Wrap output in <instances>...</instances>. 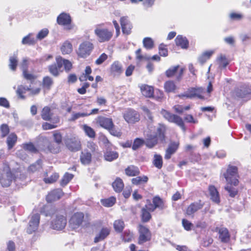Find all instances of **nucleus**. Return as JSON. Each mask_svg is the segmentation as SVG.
Returning <instances> with one entry per match:
<instances>
[{
  "mask_svg": "<svg viewBox=\"0 0 251 251\" xmlns=\"http://www.w3.org/2000/svg\"><path fill=\"white\" fill-rule=\"evenodd\" d=\"M104 24H100L95 26L94 33L99 43H107L111 40L114 36L113 29L103 27Z\"/></svg>",
  "mask_w": 251,
  "mask_h": 251,
  "instance_id": "obj_1",
  "label": "nucleus"
},
{
  "mask_svg": "<svg viewBox=\"0 0 251 251\" xmlns=\"http://www.w3.org/2000/svg\"><path fill=\"white\" fill-rule=\"evenodd\" d=\"M89 221L90 215L88 213L85 215L82 212H76L72 215L69 224L72 229H75L79 227L83 223H88Z\"/></svg>",
  "mask_w": 251,
  "mask_h": 251,
  "instance_id": "obj_2",
  "label": "nucleus"
},
{
  "mask_svg": "<svg viewBox=\"0 0 251 251\" xmlns=\"http://www.w3.org/2000/svg\"><path fill=\"white\" fill-rule=\"evenodd\" d=\"M138 236L137 244L140 245L150 242L152 239V233L150 228L146 225L139 224L137 226Z\"/></svg>",
  "mask_w": 251,
  "mask_h": 251,
  "instance_id": "obj_3",
  "label": "nucleus"
},
{
  "mask_svg": "<svg viewBox=\"0 0 251 251\" xmlns=\"http://www.w3.org/2000/svg\"><path fill=\"white\" fill-rule=\"evenodd\" d=\"M160 113L164 118L169 122L175 124L179 126L183 131H186L185 123L181 117L164 109H161Z\"/></svg>",
  "mask_w": 251,
  "mask_h": 251,
  "instance_id": "obj_4",
  "label": "nucleus"
},
{
  "mask_svg": "<svg viewBox=\"0 0 251 251\" xmlns=\"http://www.w3.org/2000/svg\"><path fill=\"white\" fill-rule=\"evenodd\" d=\"M67 224V212L65 209L56 211L55 218L51 222V227L56 230H61Z\"/></svg>",
  "mask_w": 251,
  "mask_h": 251,
  "instance_id": "obj_5",
  "label": "nucleus"
},
{
  "mask_svg": "<svg viewBox=\"0 0 251 251\" xmlns=\"http://www.w3.org/2000/svg\"><path fill=\"white\" fill-rule=\"evenodd\" d=\"M15 178L16 177L12 172L8 164L6 162L4 163L3 172L0 176V183L2 186L5 187L9 186Z\"/></svg>",
  "mask_w": 251,
  "mask_h": 251,
  "instance_id": "obj_6",
  "label": "nucleus"
},
{
  "mask_svg": "<svg viewBox=\"0 0 251 251\" xmlns=\"http://www.w3.org/2000/svg\"><path fill=\"white\" fill-rule=\"evenodd\" d=\"M226 181L228 183L233 184L237 186L239 184L238 168L235 166L228 165L226 172L224 174Z\"/></svg>",
  "mask_w": 251,
  "mask_h": 251,
  "instance_id": "obj_7",
  "label": "nucleus"
},
{
  "mask_svg": "<svg viewBox=\"0 0 251 251\" xmlns=\"http://www.w3.org/2000/svg\"><path fill=\"white\" fill-rule=\"evenodd\" d=\"M42 141L46 143V145H43L41 148V151L45 153L57 154L61 151L60 145H58L53 141H50L47 137H43Z\"/></svg>",
  "mask_w": 251,
  "mask_h": 251,
  "instance_id": "obj_8",
  "label": "nucleus"
},
{
  "mask_svg": "<svg viewBox=\"0 0 251 251\" xmlns=\"http://www.w3.org/2000/svg\"><path fill=\"white\" fill-rule=\"evenodd\" d=\"M23 77L27 81H29L30 83V85L29 87L27 88V90L30 92V94L32 95H35L38 94L41 91V88L40 87L33 88L31 84H36L39 83V81H36L37 76L36 75L30 73L28 71H25L23 72Z\"/></svg>",
  "mask_w": 251,
  "mask_h": 251,
  "instance_id": "obj_9",
  "label": "nucleus"
},
{
  "mask_svg": "<svg viewBox=\"0 0 251 251\" xmlns=\"http://www.w3.org/2000/svg\"><path fill=\"white\" fill-rule=\"evenodd\" d=\"M93 49V44L90 41H85L79 45L76 54L78 57L85 58L90 55Z\"/></svg>",
  "mask_w": 251,
  "mask_h": 251,
  "instance_id": "obj_10",
  "label": "nucleus"
},
{
  "mask_svg": "<svg viewBox=\"0 0 251 251\" xmlns=\"http://www.w3.org/2000/svg\"><path fill=\"white\" fill-rule=\"evenodd\" d=\"M185 69L180 67L179 65L173 66L167 70L165 72L166 76L168 78L175 77L176 81H180L182 78Z\"/></svg>",
  "mask_w": 251,
  "mask_h": 251,
  "instance_id": "obj_11",
  "label": "nucleus"
},
{
  "mask_svg": "<svg viewBox=\"0 0 251 251\" xmlns=\"http://www.w3.org/2000/svg\"><path fill=\"white\" fill-rule=\"evenodd\" d=\"M151 203L149 200L147 201V204L149 206V209L151 212H154L156 209L159 210H163L167 208L164 201L158 196H155L152 199Z\"/></svg>",
  "mask_w": 251,
  "mask_h": 251,
  "instance_id": "obj_12",
  "label": "nucleus"
},
{
  "mask_svg": "<svg viewBox=\"0 0 251 251\" xmlns=\"http://www.w3.org/2000/svg\"><path fill=\"white\" fill-rule=\"evenodd\" d=\"M57 23L58 25L65 26L67 30L73 28L72 19L69 14L64 12L60 14L57 18Z\"/></svg>",
  "mask_w": 251,
  "mask_h": 251,
  "instance_id": "obj_13",
  "label": "nucleus"
},
{
  "mask_svg": "<svg viewBox=\"0 0 251 251\" xmlns=\"http://www.w3.org/2000/svg\"><path fill=\"white\" fill-rule=\"evenodd\" d=\"M125 121L129 124H134L140 120V114L136 110L128 109L123 115Z\"/></svg>",
  "mask_w": 251,
  "mask_h": 251,
  "instance_id": "obj_14",
  "label": "nucleus"
},
{
  "mask_svg": "<svg viewBox=\"0 0 251 251\" xmlns=\"http://www.w3.org/2000/svg\"><path fill=\"white\" fill-rule=\"evenodd\" d=\"M66 146L71 151H77L81 149V144L79 139L76 137L68 138L66 140Z\"/></svg>",
  "mask_w": 251,
  "mask_h": 251,
  "instance_id": "obj_15",
  "label": "nucleus"
},
{
  "mask_svg": "<svg viewBox=\"0 0 251 251\" xmlns=\"http://www.w3.org/2000/svg\"><path fill=\"white\" fill-rule=\"evenodd\" d=\"M204 93V89L202 88H191L188 89L184 96L190 99L197 97L201 100H204L205 99L203 96Z\"/></svg>",
  "mask_w": 251,
  "mask_h": 251,
  "instance_id": "obj_16",
  "label": "nucleus"
},
{
  "mask_svg": "<svg viewBox=\"0 0 251 251\" xmlns=\"http://www.w3.org/2000/svg\"><path fill=\"white\" fill-rule=\"evenodd\" d=\"M40 215L38 213L32 215L26 229V232L28 234H32L37 230L40 222Z\"/></svg>",
  "mask_w": 251,
  "mask_h": 251,
  "instance_id": "obj_17",
  "label": "nucleus"
},
{
  "mask_svg": "<svg viewBox=\"0 0 251 251\" xmlns=\"http://www.w3.org/2000/svg\"><path fill=\"white\" fill-rule=\"evenodd\" d=\"M179 145L180 143L178 141H171L165 150L164 158L166 160L170 159L172 155L177 151Z\"/></svg>",
  "mask_w": 251,
  "mask_h": 251,
  "instance_id": "obj_18",
  "label": "nucleus"
},
{
  "mask_svg": "<svg viewBox=\"0 0 251 251\" xmlns=\"http://www.w3.org/2000/svg\"><path fill=\"white\" fill-rule=\"evenodd\" d=\"M204 205V202L200 200L190 203L186 209L185 214L188 216L193 215L195 213L202 209Z\"/></svg>",
  "mask_w": 251,
  "mask_h": 251,
  "instance_id": "obj_19",
  "label": "nucleus"
},
{
  "mask_svg": "<svg viewBox=\"0 0 251 251\" xmlns=\"http://www.w3.org/2000/svg\"><path fill=\"white\" fill-rule=\"evenodd\" d=\"M63 195L64 193L61 189H54L48 193L46 200L48 202L50 203L59 200Z\"/></svg>",
  "mask_w": 251,
  "mask_h": 251,
  "instance_id": "obj_20",
  "label": "nucleus"
},
{
  "mask_svg": "<svg viewBox=\"0 0 251 251\" xmlns=\"http://www.w3.org/2000/svg\"><path fill=\"white\" fill-rule=\"evenodd\" d=\"M97 125L105 129H109L113 125V121L111 118L106 117L101 115L98 116L95 119Z\"/></svg>",
  "mask_w": 251,
  "mask_h": 251,
  "instance_id": "obj_21",
  "label": "nucleus"
},
{
  "mask_svg": "<svg viewBox=\"0 0 251 251\" xmlns=\"http://www.w3.org/2000/svg\"><path fill=\"white\" fill-rule=\"evenodd\" d=\"M56 63L49 66L50 73L54 76H57L59 74V71L62 67V57L57 56L56 57Z\"/></svg>",
  "mask_w": 251,
  "mask_h": 251,
  "instance_id": "obj_22",
  "label": "nucleus"
},
{
  "mask_svg": "<svg viewBox=\"0 0 251 251\" xmlns=\"http://www.w3.org/2000/svg\"><path fill=\"white\" fill-rule=\"evenodd\" d=\"M120 23L123 34H130L131 33L133 26L128 17L126 16L121 17Z\"/></svg>",
  "mask_w": 251,
  "mask_h": 251,
  "instance_id": "obj_23",
  "label": "nucleus"
},
{
  "mask_svg": "<svg viewBox=\"0 0 251 251\" xmlns=\"http://www.w3.org/2000/svg\"><path fill=\"white\" fill-rule=\"evenodd\" d=\"M215 231L219 234V238L221 242L227 243L229 242L230 235L228 229L225 227L215 228Z\"/></svg>",
  "mask_w": 251,
  "mask_h": 251,
  "instance_id": "obj_24",
  "label": "nucleus"
},
{
  "mask_svg": "<svg viewBox=\"0 0 251 251\" xmlns=\"http://www.w3.org/2000/svg\"><path fill=\"white\" fill-rule=\"evenodd\" d=\"M53 108L50 106H45L41 110L40 116L42 119L45 121H52L53 115Z\"/></svg>",
  "mask_w": 251,
  "mask_h": 251,
  "instance_id": "obj_25",
  "label": "nucleus"
},
{
  "mask_svg": "<svg viewBox=\"0 0 251 251\" xmlns=\"http://www.w3.org/2000/svg\"><path fill=\"white\" fill-rule=\"evenodd\" d=\"M103 157L106 161L111 162L119 157V153L116 151H113L110 147H108L106 148L104 151Z\"/></svg>",
  "mask_w": 251,
  "mask_h": 251,
  "instance_id": "obj_26",
  "label": "nucleus"
},
{
  "mask_svg": "<svg viewBox=\"0 0 251 251\" xmlns=\"http://www.w3.org/2000/svg\"><path fill=\"white\" fill-rule=\"evenodd\" d=\"M110 74L113 76H119L123 72L122 64L119 61H115L111 65L110 67Z\"/></svg>",
  "mask_w": 251,
  "mask_h": 251,
  "instance_id": "obj_27",
  "label": "nucleus"
},
{
  "mask_svg": "<svg viewBox=\"0 0 251 251\" xmlns=\"http://www.w3.org/2000/svg\"><path fill=\"white\" fill-rule=\"evenodd\" d=\"M111 229L109 227H103L101 228L99 233L94 238V242L97 243L99 242L104 240L110 234Z\"/></svg>",
  "mask_w": 251,
  "mask_h": 251,
  "instance_id": "obj_28",
  "label": "nucleus"
},
{
  "mask_svg": "<svg viewBox=\"0 0 251 251\" xmlns=\"http://www.w3.org/2000/svg\"><path fill=\"white\" fill-rule=\"evenodd\" d=\"M140 89L142 95L146 98H151L153 97L154 92L153 86L144 84L140 86Z\"/></svg>",
  "mask_w": 251,
  "mask_h": 251,
  "instance_id": "obj_29",
  "label": "nucleus"
},
{
  "mask_svg": "<svg viewBox=\"0 0 251 251\" xmlns=\"http://www.w3.org/2000/svg\"><path fill=\"white\" fill-rule=\"evenodd\" d=\"M149 206L147 204L141 210L140 218L141 222L143 223L149 222L151 219V211L149 209Z\"/></svg>",
  "mask_w": 251,
  "mask_h": 251,
  "instance_id": "obj_30",
  "label": "nucleus"
},
{
  "mask_svg": "<svg viewBox=\"0 0 251 251\" xmlns=\"http://www.w3.org/2000/svg\"><path fill=\"white\" fill-rule=\"evenodd\" d=\"M208 191L211 201L217 204H219L221 201L220 194L215 186L213 185H209Z\"/></svg>",
  "mask_w": 251,
  "mask_h": 251,
  "instance_id": "obj_31",
  "label": "nucleus"
},
{
  "mask_svg": "<svg viewBox=\"0 0 251 251\" xmlns=\"http://www.w3.org/2000/svg\"><path fill=\"white\" fill-rule=\"evenodd\" d=\"M92 153L87 150H84L80 155V161L84 165H89L92 162Z\"/></svg>",
  "mask_w": 251,
  "mask_h": 251,
  "instance_id": "obj_32",
  "label": "nucleus"
},
{
  "mask_svg": "<svg viewBox=\"0 0 251 251\" xmlns=\"http://www.w3.org/2000/svg\"><path fill=\"white\" fill-rule=\"evenodd\" d=\"M51 123L48 122H43L42 124V128L44 130H47L56 128L58 126V124L60 122V118L59 116L54 117L52 120Z\"/></svg>",
  "mask_w": 251,
  "mask_h": 251,
  "instance_id": "obj_33",
  "label": "nucleus"
},
{
  "mask_svg": "<svg viewBox=\"0 0 251 251\" xmlns=\"http://www.w3.org/2000/svg\"><path fill=\"white\" fill-rule=\"evenodd\" d=\"M175 41L176 45L183 49H187L189 47L188 40L185 37H183L182 35H177Z\"/></svg>",
  "mask_w": 251,
  "mask_h": 251,
  "instance_id": "obj_34",
  "label": "nucleus"
},
{
  "mask_svg": "<svg viewBox=\"0 0 251 251\" xmlns=\"http://www.w3.org/2000/svg\"><path fill=\"white\" fill-rule=\"evenodd\" d=\"M125 174L128 176H136L140 174V171L137 166L133 165L128 166L125 170Z\"/></svg>",
  "mask_w": 251,
  "mask_h": 251,
  "instance_id": "obj_35",
  "label": "nucleus"
},
{
  "mask_svg": "<svg viewBox=\"0 0 251 251\" xmlns=\"http://www.w3.org/2000/svg\"><path fill=\"white\" fill-rule=\"evenodd\" d=\"M158 141L157 136L151 134L145 140V145L147 148L151 149L158 143Z\"/></svg>",
  "mask_w": 251,
  "mask_h": 251,
  "instance_id": "obj_36",
  "label": "nucleus"
},
{
  "mask_svg": "<svg viewBox=\"0 0 251 251\" xmlns=\"http://www.w3.org/2000/svg\"><path fill=\"white\" fill-rule=\"evenodd\" d=\"M112 186L116 193H120L123 190L125 185L122 179L117 177L112 182Z\"/></svg>",
  "mask_w": 251,
  "mask_h": 251,
  "instance_id": "obj_37",
  "label": "nucleus"
},
{
  "mask_svg": "<svg viewBox=\"0 0 251 251\" xmlns=\"http://www.w3.org/2000/svg\"><path fill=\"white\" fill-rule=\"evenodd\" d=\"M113 226L115 231L117 233H121L125 227V223L122 219H117L114 221Z\"/></svg>",
  "mask_w": 251,
  "mask_h": 251,
  "instance_id": "obj_38",
  "label": "nucleus"
},
{
  "mask_svg": "<svg viewBox=\"0 0 251 251\" xmlns=\"http://www.w3.org/2000/svg\"><path fill=\"white\" fill-rule=\"evenodd\" d=\"M152 164L157 169H161L163 165L162 156L160 154L155 153L152 160Z\"/></svg>",
  "mask_w": 251,
  "mask_h": 251,
  "instance_id": "obj_39",
  "label": "nucleus"
},
{
  "mask_svg": "<svg viewBox=\"0 0 251 251\" xmlns=\"http://www.w3.org/2000/svg\"><path fill=\"white\" fill-rule=\"evenodd\" d=\"M18 140V136L16 133L12 132L10 133L6 139V144L9 150L12 149L16 144Z\"/></svg>",
  "mask_w": 251,
  "mask_h": 251,
  "instance_id": "obj_40",
  "label": "nucleus"
},
{
  "mask_svg": "<svg viewBox=\"0 0 251 251\" xmlns=\"http://www.w3.org/2000/svg\"><path fill=\"white\" fill-rule=\"evenodd\" d=\"M166 131V127L163 125H160L157 128L156 134L154 135L157 136L158 140L161 143L165 141Z\"/></svg>",
  "mask_w": 251,
  "mask_h": 251,
  "instance_id": "obj_41",
  "label": "nucleus"
},
{
  "mask_svg": "<svg viewBox=\"0 0 251 251\" xmlns=\"http://www.w3.org/2000/svg\"><path fill=\"white\" fill-rule=\"evenodd\" d=\"M73 45L70 41L66 40L62 44L60 50L63 55L69 54L73 51Z\"/></svg>",
  "mask_w": 251,
  "mask_h": 251,
  "instance_id": "obj_42",
  "label": "nucleus"
},
{
  "mask_svg": "<svg viewBox=\"0 0 251 251\" xmlns=\"http://www.w3.org/2000/svg\"><path fill=\"white\" fill-rule=\"evenodd\" d=\"M36 39L33 37V34L30 33L25 36L22 40V43L23 45L28 46H33L36 43Z\"/></svg>",
  "mask_w": 251,
  "mask_h": 251,
  "instance_id": "obj_43",
  "label": "nucleus"
},
{
  "mask_svg": "<svg viewBox=\"0 0 251 251\" xmlns=\"http://www.w3.org/2000/svg\"><path fill=\"white\" fill-rule=\"evenodd\" d=\"M176 88V85L175 81L173 80H167L165 82L164 84V89L165 91L168 93L175 92Z\"/></svg>",
  "mask_w": 251,
  "mask_h": 251,
  "instance_id": "obj_44",
  "label": "nucleus"
},
{
  "mask_svg": "<svg viewBox=\"0 0 251 251\" xmlns=\"http://www.w3.org/2000/svg\"><path fill=\"white\" fill-rule=\"evenodd\" d=\"M250 93V89L246 85L241 86L236 89V95L240 98H244Z\"/></svg>",
  "mask_w": 251,
  "mask_h": 251,
  "instance_id": "obj_45",
  "label": "nucleus"
},
{
  "mask_svg": "<svg viewBox=\"0 0 251 251\" xmlns=\"http://www.w3.org/2000/svg\"><path fill=\"white\" fill-rule=\"evenodd\" d=\"M136 176V177H134L131 179V183L134 185L137 186L142 184L146 183L149 180V178L147 176Z\"/></svg>",
  "mask_w": 251,
  "mask_h": 251,
  "instance_id": "obj_46",
  "label": "nucleus"
},
{
  "mask_svg": "<svg viewBox=\"0 0 251 251\" xmlns=\"http://www.w3.org/2000/svg\"><path fill=\"white\" fill-rule=\"evenodd\" d=\"M85 74L84 77L81 76L79 77V79L80 81H83L86 80L92 81L94 80V77L90 75L92 73V69L90 66H87L85 69Z\"/></svg>",
  "mask_w": 251,
  "mask_h": 251,
  "instance_id": "obj_47",
  "label": "nucleus"
},
{
  "mask_svg": "<svg viewBox=\"0 0 251 251\" xmlns=\"http://www.w3.org/2000/svg\"><path fill=\"white\" fill-rule=\"evenodd\" d=\"M234 186L233 184L227 182V185L225 187V190L228 192L231 198H234L238 193V189Z\"/></svg>",
  "mask_w": 251,
  "mask_h": 251,
  "instance_id": "obj_48",
  "label": "nucleus"
},
{
  "mask_svg": "<svg viewBox=\"0 0 251 251\" xmlns=\"http://www.w3.org/2000/svg\"><path fill=\"white\" fill-rule=\"evenodd\" d=\"M82 129L84 131L85 134L89 138L94 139L96 137V132L91 126L86 124L83 125L82 126Z\"/></svg>",
  "mask_w": 251,
  "mask_h": 251,
  "instance_id": "obj_49",
  "label": "nucleus"
},
{
  "mask_svg": "<svg viewBox=\"0 0 251 251\" xmlns=\"http://www.w3.org/2000/svg\"><path fill=\"white\" fill-rule=\"evenodd\" d=\"M100 202L102 205L105 207H111L115 204L116 198L114 196H111L107 199H101Z\"/></svg>",
  "mask_w": 251,
  "mask_h": 251,
  "instance_id": "obj_50",
  "label": "nucleus"
},
{
  "mask_svg": "<svg viewBox=\"0 0 251 251\" xmlns=\"http://www.w3.org/2000/svg\"><path fill=\"white\" fill-rule=\"evenodd\" d=\"M23 148L31 153H38L39 150L35 147L32 142H28L23 144Z\"/></svg>",
  "mask_w": 251,
  "mask_h": 251,
  "instance_id": "obj_51",
  "label": "nucleus"
},
{
  "mask_svg": "<svg viewBox=\"0 0 251 251\" xmlns=\"http://www.w3.org/2000/svg\"><path fill=\"white\" fill-rule=\"evenodd\" d=\"M53 83L52 79L49 76H46L43 77L42 80V86L47 90H50Z\"/></svg>",
  "mask_w": 251,
  "mask_h": 251,
  "instance_id": "obj_52",
  "label": "nucleus"
},
{
  "mask_svg": "<svg viewBox=\"0 0 251 251\" xmlns=\"http://www.w3.org/2000/svg\"><path fill=\"white\" fill-rule=\"evenodd\" d=\"M213 53L212 51H207L203 52L199 58V61L201 64H204L209 59Z\"/></svg>",
  "mask_w": 251,
  "mask_h": 251,
  "instance_id": "obj_53",
  "label": "nucleus"
},
{
  "mask_svg": "<svg viewBox=\"0 0 251 251\" xmlns=\"http://www.w3.org/2000/svg\"><path fill=\"white\" fill-rule=\"evenodd\" d=\"M191 108V105L189 104L188 105L183 106L181 105L177 104L175 105L173 107V109L178 114H182L185 111H188L190 110Z\"/></svg>",
  "mask_w": 251,
  "mask_h": 251,
  "instance_id": "obj_54",
  "label": "nucleus"
},
{
  "mask_svg": "<svg viewBox=\"0 0 251 251\" xmlns=\"http://www.w3.org/2000/svg\"><path fill=\"white\" fill-rule=\"evenodd\" d=\"M18 63V59L17 55H13L9 58V67L11 70L13 71L16 70Z\"/></svg>",
  "mask_w": 251,
  "mask_h": 251,
  "instance_id": "obj_55",
  "label": "nucleus"
},
{
  "mask_svg": "<svg viewBox=\"0 0 251 251\" xmlns=\"http://www.w3.org/2000/svg\"><path fill=\"white\" fill-rule=\"evenodd\" d=\"M73 177L74 175L73 174H70L69 173H66L63 176L60 181V185L62 186H66L73 179Z\"/></svg>",
  "mask_w": 251,
  "mask_h": 251,
  "instance_id": "obj_56",
  "label": "nucleus"
},
{
  "mask_svg": "<svg viewBox=\"0 0 251 251\" xmlns=\"http://www.w3.org/2000/svg\"><path fill=\"white\" fill-rule=\"evenodd\" d=\"M144 144L145 140L142 138H136L134 139L133 142L132 149L133 151H136L141 148Z\"/></svg>",
  "mask_w": 251,
  "mask_h": 251,
  "instance_id": "obj_57",
  "label": "nucleus"
},
{
  "mask_svg": "<svg viewBox=\"0 0 251 251\" xmlns=\"http://www.w3.org/2000/svg\"><path fill=\"white\" fill-rule=\"evenodd\" d=\"M59 177V176L58 173H54L49 177L44 178L43 181L46 184H51L56 182Z\"/></svg>",
  "mask_w": 251,
  "mask_h": 251,
  "instance_id": "obj_58",
  "label": "nucleus"
},
{
  "mask_svg": "<svg viewBox=\"0 0 251 251\" xmlns=\"http://www.w3.org/2000/svg\"><path fill=\"white\" fill-rule=\"evenodd\" d=\"M144 47L147 50H151L154 47V42L150 37H145L143 40Z\"/></svg>",
  "mask_w": 251,
  "mask_h": 251,
  "instance_id": "obj_59",
  "label": "nucleus"
},
{
  "mask_svg": "<svg viewBox=\"0 0 251 251\" xmlns=\"http://www.w3.org/2000/svg\"><path fill=\"white\" fill-rule=\"evenodd\" d=\"M122 236L125 242H129L133 239V234L129 230H126L123 233Z\"/></svg>",
  "mask_w": 251,
  "mask_h": 251,
  "instance_id": "obj_60",
  "label": "nucleus"
},
{
  "mask_svg": "<svg viewBox=\"0 0 251 251\" xmlns=\"http://www.w3.org/2000/svg\"><path fill=\"white\" fill-rule=\"evenodd\" d=\"M151 98L157 101H161L164 99V93L162 90L156 89L155 92H154L153 97Z\"/></svg>",
  "mask_w": 251,
  "mask_h": 251,
  "instance_id": "obj_61",
  "label": "nucleus"
},
{
  "mask_svg": "<svg viewBox=\"0 0 251 251\" xmlns=\"http://www.w3.org/2000/svg\"><path fill=\"white\" fill-rule=\"evenodd\" d=\"M52 136L54 140V142L60 145L62 143V135L61 133L58 130H55L53 132Z\"/></svg>",
  "mask_w": 251,
  "mask_h": 251,
  "instance_id": "obj_62",
  "label": "nucleus"
},
{
  "mask_svg": "<svg viewBox=\"0 0 251 251\" xmlns=\"http://www.w3.org/2000/svg\"><path fill=\"white\" fill-rule=\"evenodd\" d=\"M107 130L109 131L111 135L117 137H120L122 135V132L120 130L115 128L114 123L112 126H110L109 129H107Z\"/></svg>",
  "mask_w": 251,
  "mask_h": 251,
  "instance_id": "obj_63",
  "label": "nucleus"
},
{
  "mask_svg": "<svg viewBox=\"0 0 251 251\" xmlns=\"http://www.w3.org/2000/svg\"><path fill=\"white\" fill-rule=\"evenodd\" d=\"M0 131L1 132V137L3 138L9 134L10 132V129L7 124H3L0 126Z\"/></svg>",
  "mask_w": 251,
  "mask_h": 251,
  "instance_id": "obj_64",
  "label": "nucleus"
}]
</instances>
